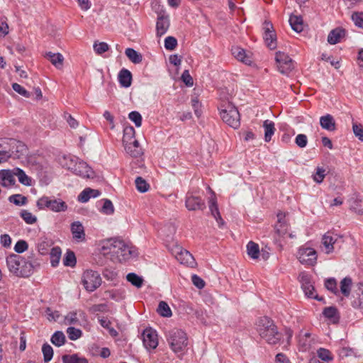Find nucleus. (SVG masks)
<instances>
[{"label":"nucleus","instance_id":"nucleus-23","mask_svg":"<svg viewBox=\"0 0 363 363\" xmlns=\"http://www.w3.org/2000/svg\"><path fill=\"white\" fill-rule=\"evenodd\" d=\"M345 30L341 28H336L332 30L328 36V42L330 44L335 45L340 41V39L345 36Z\"/></svg>","mask_w":363,"mask_h":363},{"label":"nucleus","instance_id":"nucleus-27","mask_svg":"<svg viewBox=\"0 0 363 363\" xmlns=\"http://www.w3.org/2000/svg\"><path fill=\"white\" fill-rule=\"evenodd\" d=\"M336 235L335 236H333L330 233H326L323 235L322 238V242L324 247L326 249V252L328 254L333 252L334 250L333 245L335 243L337 238Z\"/></svg>","mask_w":363,"mask_h":363},{"label":"nucleus","instance_id":"nucleus-20","mask_svg":"<svg viewBox=\"0 0 363 363\" xmlns=\"http://www.w3.org/2000/svg\"><path fill=\"white\" fill-rule=\"evenodd\" d=\"M71 231L74 239L77 241H83L85 240L84 227L79 221H75L72 223Z\"/></svg>","mask_w":363,"mask_h":363},{"label":"nucleus","instance_id":"nucleus-16","mask_svg":"<svg viewBox=\"0 0 363 363\" xmlns=\"http://www.w3.org/2000/svg\"><path fill=\"white\" fill-rule=\"evenodd\" d=\"M301 282L302 289L307 297L318 301L323 300V298H319L317 294H315V288L306 275L303 274L301 277Z\"/></svg>","mask_w":363,"mask_h":363},{"label":"nucleus","instance_id":"nucleus-24","mask_svg":"<svg viewBox=\"0 0 363 363\" xmlns=\"http://www.w3.org/2000/svg\"><path fill=\"white\" fill-rule=\"evenodd\" d=\"M118 81L123 87L128 88L132 83V74L127 69L123 68L118 73Z\"/></svg>","mask_w":363,"mask_h":363},{"label":"nucleus","instance_id":"nucleus-18","mask_svg":"<svg viewBox=\"0 0 363 363\" xmlns=\"http://www.w3.org/2000/svg\"><path fill=\"white\" fill-rule=\"evenodd\" d=\"M285 213L282 212L278 213L277 216L278 220L274 225V231L279 237L284 236L288 231L289 224L285 220Z\"/></svg>","mask_w":363,"mask_h":363},{"label":"nucleus","instance_id":"nucleus-14","mask_svg":"<svg viewBox=\"0 0 363 363\" xmlns=\"http://www.w3.org/2000/svg\"><path fill=\"white\" fill-rule=\"evenodd\" d=\"M72 169L75 174L83 178L93 179L96 176L93 169L84 161L76 162Z\"/></svg>","mask_w":363,"mask_h":363},{"label":"nucleus","instance_id":"nucleus-48","mask_svg":"<svg viewBox=\"0 0 363 363\" xmlns=\"http://www.w3.org/2000/svg\"><path fill=\"white\" fill-rule=\"evenodd\" d=\"M136 189L142 193L146 192L150 186L141 177H138L135 181Z\"/></svg>","mask_w":363,"mask_h":363},{"label":"nucleus","instance_id":"nucleus-28","mask_svg":"<svg viewBox=\"0 0 363 363\" xmlns=\"http://www.w3.org/2000/svg\"><path fill=\"white\" fill-rule=\"evenodd\" d=\"M289 21L294 31L301 33L303 30V22L301 16L291 15Z\"/></svg>","mask_w":363,"mask_h":363},{"label":"nucleus","instance_id":"nucleus-32","mask_svg":"<svg viewBox=\"0 0 363 363\" xmlns=\"http://www.w3.org/2000/svg\"><path fill=\"white\" fill-rule=\"evenodd\" d=\"M324 316L335 323L339 321L340 316L337 309L334 306L326 307L323 311Z\"/></svg>","mask_w":363,"mask_h":363},{"label":"nucleus","instance_id":"nucleus-53","mask_svg":"<svg viewBox=\"0 0 363 363\" xmlns=\"http://www.w3.org/2000/svg\"><path fill=\"white\" fill-rule=\"evenodd\" d=\"M67 333L68 335V337L72 340H77L82 335V332L81 330L75 328L74 327H69L67 329Z\"/></svg>","mask_w":363,"mask_h":363},{"label":"nucleus","instance_id":"nucleus-49","mask_svg":"<svg viewBox=\"0 0 363 363\" xmlns=\"http://www.w3.org/2000/svg\"><path fill=\"white\" fill-rule=\"evenodd\" d=\"M63 264L65 266L74 267L76 264V257L72 251H67L63 259Z\"/></svg>","mask_w":363,"mask_h":363},{"label":"nucleus","instance_id":"nucleus-2","mask_svg":"<svg viewBox=\"0 0 363 363\" xmlns=\"http://www.w3.org/2000/svg\"><path fill=\"white\" fill-rule=\"evenodd\" d=\"M257 331L260 337L269 345H278L283 338L274 320L267 316L259 318L257 322Z\"/></svg>","mask_w":363,"mask_h":363},{"label":"nucleus","instance_id":"nucleus-64","mask_svg":"<svg viewBox=\"0 0 363 363\" xmlns=\"http://www.w3.org/2000/svg\"><path fill=\"white\" fill-rule=\"evenodd\" d=\"M352 129L355 136L359 140L363 141V125L362 124L353 123Z\"/></svg>","mask_w":363,"mask_h":363},{"label":"nucleus","instance_id":"nucleus-22","mask_svg":"<svg viewBox=\"0 0 363 363\" xmlns=\"http://www.w3.org/2000/svg\"><path fill=\"white\" fill-rule=\"evenodd\" d=\"M232 54L238 60L246 65H250L252 62L250 57L246 54L244 49L240 47L233 48Z\"/></svg>","mask_w":363,"mask_h":363},{"label":"nucleus","instance_id":"nucleus-19","mask_svg":"<svg viewBox=\"0 0 363 363\" xmlns=\"http://www.w3.org/2000/svg\"><path fill=\"white\" fill-rule=\"evenodd\" d=\"M137 255L138 252L135 247L125 242L124 247L120 249L117 259L119 262H123L136 257Z\"/></svg>","mask_w":363,"mask_h":363},{"label":"nucleus","instance_id":"nucleus-45","mask_svg":"<svg viewBox=\"0 0 363 363\" xmlns=\"http://www.w3.org/2000/svg\"><path fill=\"white\" fill-rule=\"evenodd\" d=\"M20 216L27 224H34L37 221V217L28 210H21Z\"/></svg>","mask_w":363,"mask_h":363},{"label":"nucleus","instance_id":"nucleus-8","mask_svg":"<svg viewBox=\"0 0 363 363\" xmlns=\"http://www.w3.org/2000/svg\"><path fill=\"white\" fill-rule=\"evenodd\" d=\"M172 253L181 264H186L191 267L195 266L196 261L194 257L189 251L183 249L182 247L176 245L172 249Z\"/></svg>","mask_w":363,"mask_h":363},{"label":"nucleus","instance_id":"nucleus-10","mask_svg":"<svg viewBox=\"0 0 363 363\" xmlns=\"http://www.w3.org/2000/svg\"><path fill=\"white\" fill-rule=\"evenodd\" d=\"M125 242L119 239H110L107 240L101 247V253L104 255H118L120 249L124 247Z\"/></svg>","mask_w":363,"mask_h":363},{"label":"nucleus","instance_id":"nucleus-41","mask_svg":"<svg viewBox=\"0 0 363 363\" xmlns=\"http://www.w3.org/2000/svg\"><path fill=\"white\" fill-rule=\"evenodd\" d=\"M62 250L60 247H55L52 248L50 256V262L52 267H56L58 265L60 257H61Z\"/></svg>","mask_w":363,"mask_h":363},{"label":"nucleus","instance_id":"nucleus-36","mask_svg":"<svg viewBox=\"0 0 363 363\" xmlns=\"http://www.w3.org/2000/svg\"><path fill=\"white\" fill-rule=\"evenodd\" d=\"M46 57L50 60L52 64L57 68L59 69L62 67L64 57L62 55H61L60 53H52L51 52H49L46 54Z\"/></svg>","mask_w":363,"mask_h":363},{"label":"nucleus","instance_id":"nucleus-5","mask_svg":"<svg viewBox=\"0 0 363 363\" xmlns=\"http://www.w3.org/2000/svg\"><path fill=\"white\" fill-rule=\"evenodd\" d=\"M37 207L39 209L45 208L54 212L65 211L67 209V203L61 199H51L48 196H43L37 201Z\"/></svg>","mask_w":363,"mask_h":363},{"label":"nucleus","instance_id":"nucleus-63","mask_svg":"<svg viewBox=\"0 0 363 363\" xmlns=\"http://www.w3.org/2000/svg\"><path fill=\"white\" fill-rule=\"evenodd\" d=\"M361 294L357 298L354 299L351 304L354 308H363V285L362 288H359Z\"/></svg>","mask_w":363,"mask_h":363},{"label":"nucleus","instance_id":"nucleus-15","mask_svg":"<svg viewBox=\"0 0 363 363\" xmlns=\"http://www.w3.org/2000/svg\"><path fill=\"white\" fill-rule=\"evenodd\" d=\"M143 341L147 349H155L158 345L156 331L152 328H146L143 333Z\"/></svg>","mask_w":363,"mask_h":363},{"label":"nucleus","instance_id":"nucleus-52","mask_svg":"<svg viewBox=\"0 0 363 363\" xmlns=\"http://www.w3.org/2000/svg\"><path fill=\"white\" fill-rule=\"evenodd\" d=\"M318 357L323 361L329 362L333 359V355L331 352L325 348H319L317 350Z\"/></svg>","mask_w":363,"mask_h":363},{"label":"nucleus","instance_id":"nucleus-26","mask_svg":"<svg viewBox=\"0 0 363 363\" xmlns=\"http://www.w3.org/2000/svg\"><path fill=\"white\" fill-rule=\"evenodd\" d=\"M320 126L327 130L333 131L335 130V121L333 116L327 114L320 118Z\"/></svg>","mask_w":363,"mask_h":363},{"label":"nucleus","instance_id":"nucleus-51","mask_svg":"<svg viewBox=\"0 0 363 363\" xmlns=\"http://www.w3.org/2000/svg\"><path fill=\"white\" fill-rule=\"evenodd\" d=\"M42 352L43 354L44 361L45 362H50L53 356V350L52 347L50 345L45 343L42 347Z\"/></svg>","mask_w":363,"mask_h":363},{"label":"nucleus","instance_id":"nucleus-61","mask_svg":"<svg viewBox=\"0 0 363 363\" xmlns=\"http://www.w3.org/2000/svg\"><path fill=\"white\" fill-rule=\"evenodd\" d=\"M12 88L16 92L26 98H29L30 96V92L17 83H13L12 84Z\"/></svg>","mask_w":363,"mask_h":363},{"label":"nucleus","instance_id":"nucleus-13","mask_svg":"<svg viewBox=\"0 0 363 363\" xmlns=\"http://www.w3.org/2000/svg\"><path fill=\"white\" fill-rule=\"evenodd\" d=\"M298 259L302 264L313 266L316 262V252L311 247L300 248L298 252Z\"/></svg>","mask_w":363,"mask_h":363},{"label":"nucleus","instance_id":"nucleus-7","mask_svg":"<svg viewBox=\"0 0 363 363\" xmlns=\"http://www.w3.org/2000/svg\"><path fill=\"white\" fill-rule=\"evenodd\" d=\"M6 145L7 147L4 148L6 150L9 155H10V157L19 159L27 152V147L21 141L9 138L6 140Z\"/></svg>","mask_w":363,"mask_h":363},{"label":"nucleus","instance_id":"nucleus-60","mask_svg":"<svg viewBox=\"0 0 363 363\" xmlns=\"http://www.w3.org/2000/svg\"><path fill=\"white\" fill-rule=\"evenodd\" d=\"M101 211L107 215H111L114 212L113 205L110 200L106 199L104 201Z\"/></svg>","mask_w":363,"mask_h":363},{"label":"nucleus","instance_id":"nucleus-57","mask_svg":"<svg viewBox=\"0 0 363 363\" xmlns=\"http://www.w3.org/2000/svg\"><path fill=\"white\" fill-rule=\"evenodd\" d=\"M325 169L323 167H318L316 168V172L313 174V180L320 184L321 183L325 177Z\"/></svg>","mask_w":363,"mask_h":363},{"label":"nucleus","instance_id":"nucleus-17","mask_svg":"<svg viewBox=\"0 0 363 363\" xmlns=\"http://www.w3.org/2000/svg\"><path fill=\"white\" fill-rule=\"evenodd\" d=\"M186 207L189 211L203 210L205 208V203L199 196L187 195Z\"/></svg>","mask_w":363,"mask_h":363},{"label":"nucleus","instance_id":"nucleus-42","mask_svg":"<svg viewBox=\"0 0 363 363\" xmlns=\"http://www.w3.org/2000/svg\"><path fill=\"white\" fill-rule=\"evenodd\" d=\"M157 313L162 317H171L172 315V311L169 306V305L165 301H160L159 303L157 309Z\"/></svg>","mask_w":363,"mask_h":363},{"label":"nucleus","instance_id":"nucleus-30","mask_svg":"<svg viewBox=\"0 0 363 363\" xmlns=\"http://www.w3.org/2000/svg\"><path fill=\"white\" fill-rule=\"evenodd\" d=\"M53 242L48 238H41L38 242V250L41 255H46L48 253L49 248L52 246Z\"/></svg>","mask_w":363,"mask_h":363},{"label":"nucleus","instance_id":"nucleus-59","mask_svg":"<svg viewBox=\"0 0 363 363\" xmlns=\"http://www.w3.org/2000/svg\"><path fill=\"white\" fill-rule=\"evenodd\" d=\"M28 247V245L27 242L23 240H20L16 243L14 246V250L16 252L20 254L27 250Z\"/></svg>","mask_w":363,"mask_h":363},{"label":"nucleus","instance_id":"nucleus-4","mask_svg":"<svg viewBox=\"0 0 363 363\" xmlns=\"http://www.w3.org/2000/svg\"><path fill=\"white\" fill-rule=\"evenodd\" d=\"M167 340L174 352L182 351L187 345L186 335L182 330L176 329L170 331Z\"/></svg>","mask_w":363,"mask_h":363},{"label":"nucleus","instance_id":"nucleus-50","mask_svg":"<svg viewBox=\"0 0 363 363\" xmlns=\"http://www.w3.org/2000/svg\"><path fill=\"white\" fill-rule=\"evenodd\" d=\"M325 286L328 291H331L335 295H337L339 293L337 286V281L334 278H329L326 279L325 281Z\"/></svg>","mask_w":363,"mask_h":363},{"label":"nucleus","instance_id":"nucleus-58","mask_svg":"<svg viewBox=\"0 0 363 363\" xmlns=\"http://www.w3.org/2000/svg\"><path fill=\"white\" fill-rule=\"evenodd\" d=\"M352 20L357 26L363 28V12H354L352 13Z\"/></svg>","mask_w":363,"mask_h":363},{"label":"nucleus","instance_id":"nucleus-9","mask_svg":"<svg viewBox=\"0 0 363 363\" xmlns=\"http://www.w3.org/2000/svg\"><path fill=\"white\" fill-rule=\"evenodd\" d=\"M275 60L279 71L282 74H288L294 68L291 58L283 52L278 51L276 52Z\"/></svg>","mask_w":363,"mask_h":363},{"label":"nucleus","instance_id":"nucleus-38","mask_svg":"<svg viewBox=\"0 0 363 363\" xmlns=\"http://www.w3.org/2000/svg\"><path fill=\"white\" fill-rule=\"evenodd\" d=\"M13 174L18 177V181L23 185L30 186L31 185V179L29 177H28L25 172L20 168L13 169Z\"/></svg>","mask_w":363,"mask_h":363},{"label":"nucleus","instance_id":"nucleus-31","mask_svg":"<svg viewBox=\"0 0 363 363\" xmlns=\"http://www.w3.org/2000/svg\"><path fill=\"white\" fill-rule=\"evenodd\" d=\"M209 209L212 216L217 220L219 226H221L224 224L223 220L222 219L217 203L215 199H211L209 201Z\"/></svg>","mask_w":363,"mask_h":363},{"label":"nucleus","instance_id":"nucleus-21","mask_svg":"<svg viewBox=\"0 0 363 363\" xmlns=\"http://www.w3.org/2000/svg\"><path fill=\"white\" fill-rule=\"evenodd\" d=\"M169 27V20L168 16H160L157 18L156 30L157 36H162L165 34Z\"/></svg>","mask_w":363,"mask_h":363},{"label":"nucleus","instance_id":"nucleus-47","mask_svg":"<svg viewBox=\"0 0 363 363\" xmlns=\"http://www.w3.org/2000/svg\"><path fill=\"white\" fill-rule=\"evenodd\" d=\"M9 201L16 206H24L27 203V198L21 194H14L9 197Z\"/></svg>","mask_w":363,"mask_h":363},{"label":"nucleus","instance_id":"nucleus-44","mask_svg":"<svg viewBox=\"0 0 363 363\" xmlns=\"http://www.w3.org/2000/svg\"><path fill=\"white\" fill-rule=\"evenodd\" d=\"M127 280L133 286L140 288L143 284V279L135 273H129L127 274Z\"/></svg>","mask_w":363,"mask_h":363},{"label":"nucleus","instance_id":"nucleus-37","mask_svg":"<svg viewBox=\"0 0 363 363\" xmlns=\"http://www.w3.org/2000/svg\"><path fill=\"white\" fill-rule=\"evenodd\" d=\"M63 363H88L87 359L79 357L77 354H65L62 357Z\"/></svg>","mask_w":363,"mask_h":363},{"label":"nucleus","instance_id":"nucleus-1","mask_svg":"<svg viewBox=\"0 0 363 363\" xmlns=\"http://www.w3.org/2000/svg\"><path fill=\"white\" fill-rule=\"evenodd\" d=\"M9 270L17 277H28L39 264L37 262L26 260L23 256L12 254L6 257Z\"/></svg>","mask_w":363,"mask_h":363},{"label":"nucleus","instance_id":"nucleus-54","mask_svg":"<svg viewBox=\"0 0 363 363\" xmlns=\"http://www.w3.org/2000/svg\"><path fill=\"white\" fill-rule=\"evenodd\" d=\"M93 47L95 52L98 55H102L109 48L108 45L104 42H95Z\"/></svg>","mask_w":363,"mask_h":363},{"label":"nucleus","instance_id":"nucleus-11","mask_svg":"<svg viewBox=\"0 0 363 363\" xmlns=\"http://www.w3.org/2000/svg\"><path fill=\"white\" fill-rule=\"evenodd\" d=\"M125 242L119 239H110L107 240L101 247V253L104 255H118L120 249L124 247Z\"/></svg>","mask_w":363,"mask_h":363},{"label":"nucleus","instance_id":"nucleus-25","mask_svg":"<svg viewBox=\"0 0 363 363\" xmlns=\"http://www.w3.org/2000/svg\"><path fill=\"white\" fill-rule=\"evenodd\" d=\"M101 194L97 189H91L90 188L85 189L78 196V201L82 203L87 202L91 198H96Z\"/></svg>","mask_w":363,"mask_h":363},{"label":"nucleus","instance_id":"nucleus-55","mask_svg":"<svg viewBox=\"0 0 363 363\" xmlns=\"http://www.w3.org/2000/svg\"><path fill=\"white\" fill-rule=\"evenodd\" d=\"M128 118L132 121L136 127H140L142 125V116L138 111H132L129 113Z\"/></svg>","mask_w":363,"mask_h":363},{"label":"nucleus","instance_id":"nucleus-62","mask_svg":"<svg viewBox=\"0 0 363 363\" xmlns=\"http://www.w3.org/2000/svg\"><path fill=\"white\" fill-rule=\"evenodd\" d=\"M125 147V150L128 154H129L132 157H138L143 155V150L141 147Z\"/></svg>","mask_w":363,"mask_h":363},{"label":"nucleus","instance_id":"nucleus-33","mask_svg":"<svg viewBox=\"0 0 363 363\" xmlns=\"http://www.w3.org/2000/svg\"><path fill=\"white\" fill-rule=\"evenodd\" d=\"M125 54L130 62L133 64H140L143 60V55L135 50L133 48H126Z\"/></svg>","mask_w":363,"mask_h":363},{"label":"nucleus","instance_id":"nucleus-3","mask_svg":"<svg viewBox=\"0 0 363 363\" xmlns=\"http://www.w3.org/2000/svg\"><path fill=\"white\" fill-rule=\"evenodd\" d=\"M222 120L229 126L238 128L240 124V116L237 108L229 101L223 102L219 107Z\"/></svg>","mask_w":363,"mask_h":363},{"label":"nucleus","instance_id":"nucleus-6","mask_svg":"<svg viewBox=\"0 0 363 363\" xmlns=\"http://www.w3.org/2000/svg\"><path fill=\"white\" fill-rule=\"evenodd\" d=\"M102 280L99 272L91 269L84 272L82 277V284L84 289L92 292L98 289L101 284Z\"/></svg>","mask_w":363,"mask_h":363},{"label":"nucleus","instance_id":"nucleus-12","mask_svg":"<svg viewBox=\"0 0 363 363\" xmlns=\"http://www.w3.org/2000/svg\"><path fill=\"white\" fill-rule=\"evenodd\" d=\"M264 39L267 46L270 50H274L277 46V35L271 22L265 21L263 24Z\"/></svg>","mask_w":363,"mask_h":363},{"label":"nucleus","instance_id":"nucleus-34","mask_svg":"<svg viewBox=\"0 0 363 363\" xmlns=\"http://www.w3.org/2000/svg\"><path fill=\"white\" fill-rule=\"evenodd\" d=\"M13 170L11 172L9 169H3L0 172V178L4 183L2 185L6 186V184L13 185L15 184Z\"/></svg>","mask_w":363,"mask_h":363},{"label":"nucleus","instance_id":"nucleus-43","mask_svg":"<svg viewBox=\"0 0 363 363\" xmlns=\"http://www.w3.org/2000/svg\"><path fill=\"white\" fill-rule=\"evenodd\" d=\"M65 335L62 331H56L51 337V342L57 347L63 345L65 342Z\"/></svg>","mask_w":363,"mask_h":363},{"label":"nucleus","instance_id":"nucleus-46","mask_svg":"<svg viewBox=\"0 0 363 363\" xmlns=\"http://www.w3.org/2000/svg\"><path fill=\"white\" fill-rule=\"evenodd\" d=\"M135 129L132 126H127L123 130V143L125 145L128 143L135 135Z\"/></svg>","mask_w":363,"mask_h":363},{"label":"nucleus","instance_id":"nucleus-39","mask_svg":"<svg viewBox=\"0 0 363 363\" xmlns=\"http://www.w3.org/2000/svg\"><path fill=\"white\" fill-rule=\"evenodd\" d=\"M352 281L350 277H345L340 282V291L346 297L350 294Z\"/></svg>","mask_w":363,"mask_h":363},{"label":"nucleus","instance_id":"nucleus-40","mask_svg":"<svg viewBox=\"0 0 363 363\" xmlns=\"http://www.w3.org/2000/svg\"><path fill=\"white\" fill-rule=\"evenodd\" d=\"M247 251L248 255L254 259H257L260 254L259 245L252 241H250L247 245Z\"/></svg>","mask_w":363,"mask_h":363},{"label":"nucleus","instance_id":"nucleus-35","mask_svg":"<svg viewBox=\"0 0 363 363\" xmlns=\"http://www.w3.org/2000/svg\"><path fill=\"white\" fill-rule=\"evenodd\" d=\"M78 315L79 317L84 316V313L82 311H72L67 313V315L65 317V323L67 325H79V320L78 318Z\"/></svg>","mask_w":363,"mask_h":363},{"label":"nucleus","instance_id":"nucleus-56","mask_svg":"<svg viewBox=\"0 0 363 363\" xmlns=\"http://www.w3.org/2000/svg\"><path fill=\"white\" fill-rule=\"evenodd\" d=\"M177 45V40L172 36H168L164 40V48L168 50H173Z\"/></svg>","mask_w":363,"mask_h":363},{"label":"nucleus","instance_id":"nucleus-29","mask_svg":"<svg viewBox=\"0 0 363 363\" xmlns=\"http://www.w3.org/2000/svg\"><path fill=\"white\" fill-rule=\"evenodd\" d=\"M263 128L264 129V140L269 142L276 130L274 123L269 120H265L263 123Z\"/></svg>","mask_w":363,"mask_h":363}]
</instances>
